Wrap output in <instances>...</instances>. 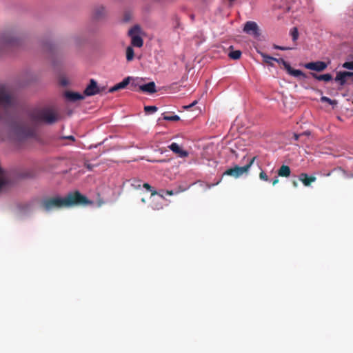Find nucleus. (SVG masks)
<instances>
[{
  "label": "nucleus",
  "mask_w": 353,
  "mask_h": 353,
  "mask_svg": "<svg viewBox=\"0 0 353 353\" xmlns=\"http://www.w3.org/2000/svg\"><path fill=\"white\" fill-rule=\"evenodd\" d=\"M90 201L88 198L76 191L68 194L65 197L53 196L42 200L41 207L46 212L68 208L75 205H85Z\"/></svg>",
  "instance_id": "1"
},
{
  "label": "nucleus",
  "mask_w": 353,
  "mask_h": 353,
  "mask_svg": "<svg viewBox=\"0 0 353 353\" xmlns=\"http://www.w3.org/2000/svg\"><path fill=\"white\" fill-rule=\"evenodd\" d=\"M30 119L34 123L52 124L57 121V116L52 109L43 108L34 110L30 113Z\"/></svg>",
  "instance_id": "2"
},
{
  "label": "nucleus",
  "mask_w": 353,
  "mask_h": 353,
  "mask_svg": "<svg viewBox=\"0 0 353 353\" xmlns=\"http://www.w3.org/2000/svg\"><path fill=\"white\" fill-rule=\"evenodd\" d=\"M10 128L12 134L19 140L32 137L34 135V130L21 122H12Z\"/></svg>",
  "instance_id": "3"
},
{
  "label": "nucleus",
  "mask_w": 353,
  "mask_h": 353,
  "mask_svg": "<svg viewBox=\"0 0 353 353\" xmlns=\"http://www.w3.org/2000/svg\"><path fill=\"white\" fill-rule=\"evenodd\" d=\"M142 187L145 190V192L147 196L148 195L149 193H150V197L156 194H158L156 190H152L151 185L147 183H143ZM134 190H135L136 196L138 199H139L141 201V202L145 203V196L143 195V190H141V184L140 181H134ZM159 195L161 197V199H164V196L163 195L159 194Z\"/></svg>",
  "instance_id": "4"
},
{
  "label": "nucleus",
  "mask_w": 353,
  "mask_h": 353,
  "mask_svg": "<svg viewBox=\"0 0 353 353\" xmlns=\"http://www.w3.org/2000/svg\"><path fill=\"white\" fill-rule=\"evenodd\" d=\"M256 157H252L249 160L248 163L244 166L235 165L233 168L226 170L223 174L233 176L234 178H239L243 174L247 173L254 162Z\"/></svg>",
  "instance_id": "5"
},
{
  "label": "nucleus",
  "mask_w": 353,
  "mask_h": 353,
  "mask_svg": "<svg viewBox=\"0 0 353 353\" xmlns=\"http://www.w3.org/2000/svg\"><path fill=\"white\" fill-rule=\"evenodd\" d=\"M14 105V97L7 90L0 89V108H3L5 112H7ZM2 115L0 113V119Z\"/></svg>",
  "instance_id": "6"
},
{
  "label": "nucleus",
  "mask_w": 353,
  "mask_h": 353,
  "mask_svg": "<svg viewBox=\"0 0 353 353\" xmlns=\"http://www.w3.org/2000/svg\"><path fill=\"white\" fill-rule=\"evenodd\" d=\"M274 61H276L279 64H282L289 74H290L294 77H297V78H303V79L306 78L307 76L305 73H303L300 70H296V69L292 68L290 66V65L287 61H285L283 59L274 58Z\"/></svg>",
  "instance_id": "7"
},
{
  "label": "nucleus",
  "mask_w": 353,
  "mask_h": 353,
  "mask_svg": "<svg viewBox=\"0 0 353 353\" xmlns=\"http://www.w3.org/2000/svg\"><path fill=\"white\" fill-rule=\"evenodd\" d=\"M146 33L139 25H134V48H141L143 45V38Z\"/></svg>",
  "instance_id": "8"
},
{
  "label": "nucleus",
  "mask_w": 353,
  "mask_h": 353,
  "mask_svg": "<svg viewBox=\"0 0 353 353\" xmlns=\"http://www.w3.org/2000/svg\"><path fill=\"white\" fill-rule=\"evenodd\" d=\"M243 32L253 36L254 38H258L261 34L257 23L252 21H247L245 23Z\"/></svg>",
  "instance_id": "9"
},
{
  "label": "nucleus",
  "mask_w": 353,
  "mask_h": 353,
  "mask_svg": "<svg viewBox=\"0 0 353 353\" xmlns=\"http://www.w3.org/2000/svg\"><path fill=\"white\" fill-rule=\"evenodd\" d=\"M134 90L148 94H153L157 92L154 82L151 81L146 84L137 85L134 83Z\"/></svg>",
  "instance_id": "10"
},
{
  "label": "nucleus",
  "mask_w": 353,
  "mask_h": 353,
  "mask_svg": "<svg viewBox=\"0 0 353 353\" xmlns=\"http://www.w3.org/2000/svg\"><path fill=\"white\" fill-rule=\"evenodd\" d=\"M20 39L15 34H5L3 37V43L8 46H19L21 43Z\"/></svg>",
  "instance_id": "11"
},
{
  "label": "nucleus",
  "mask_w": 353,
  "mask_h": 353,
  "mask_svg": "<svg viewBox=\"0 0 353 353\" xmlns=\"http://www.w3.org/2000/svg\"><path fill=\"white\" fill-rule=\"evenodd\" d=\"M100 92L99 88L97 83L94 79H90V84L85 88L84 90V95L93 96Z\"/></svg>",
  "instance_id": "12"
},
{
  "label": "nucleus",
  "mask_w": 353,
  "mask_h": 353,
  "mask_svg": "<svg viewBox=\"0 0 353 353\" xmlns=\"http://www.w3.org/2000/svg\"><path fill=\"white\" fill-rule=\"evenodd\" d=\"M327 64L323 61L310 62L305 64V68L311 70L321 72L327 68Z\"/></svg>",
  "instance_id": "13"
},
{
  "label": "nucleus",
  "mask_w": 353,
  "mask_h": 353,
  "mask_svg": "<svg viewBox=\"0 0 353 353\" xmlns=\"http://www.w3.org/2000/svg\"><path fill=\"white\" fill-rule=\"evenodd\" d=\"M168 148L174 153L176 154L179 157L183 158L188 156V152L185 150H182L176 143H171Z\"/></svg>",
  "instance_id": "14"
},
{
  "label": "nucleus",
  "mask_w": 353,
  "mask_h": 353,
  "mask_svg": "<svg viewBox=\"0 0 353 353\" xmlns=\"http://www.w3.org/2000/svg\"><path fill=\"white\" fill-rule=\"evenodd\" d=\"M130 79H131L130 77H128L125 78L121 82H120V83L114 85L112 88H110L109 89V92H114L119 90L125 88L130 83Z\"/></svg>",
  "instance_id": "15"
},
{
  "label": "nucleus",
  "mask_w": 353,
  "mask_h": 353,
  "mask_svg": "<svg viewBox=\"0 0 353 353\" xmlns=\"http://www.w3.org/2000/svg\"><path fill=\"white\" fill-rule=\"evenodd\" d=\"M65 97L67 98V99L72 102L83 100L85 98L83 94L71 91L65 92Z\"/></svg>",
  "instance_id": "16"
},
{
  "label": "nucleus",
  "mask_w": 353,
  "mask_h": 353,
  "mask_svg": "<svg viewBox=\"0 0 353 353\" xmlns=\"http://www.w3.org/2000/svg\"><path fill=\"white\" fill-rule=\"evenodd\" d=\"M316 178L314 176H308L306 173H301L299 175V180L305 186H310L312 182L316 181Z\"/></svg>",
  "instance_id": "17"
},
{
  "label": "nucleus",
  "mask_w": 353,
  "mask_h": 353,
  "mask_svg": "<svg viewBox=\"0 0 353 353\" xmlns=\"http://www.w3.org/2000/svg\"><path fill=\"white\" fill-rule=\"evenodd\" d=\"M128 34L131 39L130 45L127 48L126 58L128 61L132 60V26L128 30Z\"/></svg>",
  "instance_id": "18"
},
{
  "label": "nucleus",
  "mask_w": 353,
  "mask_h": 353,
  "mask_svg": "<svg viewBox=\"0 0 353 353\" xmlns=\"http://www.w3.org/2000/svg\"><path fill=\"white\" fill-rule=\"evenodd\" d=\"M107 10L103 6H99L95 8L94 17L97 19H101L105 16Z\"/></svg>",
  "instance_id": "19"
},
{
  "label": "nucleus",
  "mask_w": 353,
  "mask_h": 353,
  "mask_svg": "<svg viewBox=\"0 0 353 353\" xmlns=\"http://www.w3.org/2000/svg\"><path fill=\"white\" fill-rule=\"evenodd\" d=\"M291 170L288 165H283L278 170V175L282 177H288Z\"/></svg>",
  "instance_id": "20"
},
{
  "label": "nucleus",
  "mask_w": 353,
  "mask_h": 353,
  "mask_svg": "<svg viewBox=\"0 0 353 353\" xmlns=\"http://www.w3.org/2000/svg\"><path fill=\"white\" fill-rule=\"evenodd\" d=\"M312 76L318 81H323L325 82L330 81L332 79L330 74H317L316 73H311Z\"/></svg>",
  "instance_id": "21"
},
{
  "label": "nucleus",
  "mask_w": 353,
  "mask_h": 353,
  "mask_svg": "<svg viewBox=\"0 0 353 353\" xmlns=\"http://www.w3.org/2000/svg\"><path fill=\"white\" fill-rule=\"evenodd\" d=\"M241 51L234 50L230 52L228 56L232 59L238 60L241 58Z\"/></svg>",
  "instance_id": "22"
},
{
  "label": "nucleus",
  "mask_w": 353,
  "mask_h": 353,
  "mask_svg": "<svg viewBox=\"0 0 353 353\" xmlns=\"http://www.w3.org/2000/svg\"><path fill=\"white\" fill-rule=\"evenodd\" d=\"M261 56L263 58V61L265 63L270 65H273V63H272V61H274V57H270L265 53L263 52H259Z\"/></svg>",
  "instance_id": "23"
},
{
  "label": "nucleus",
  "mask_w": 353,
  "mask_h": 353,
  "mask_svg": "<svg viewBox=\"0 0 353 353\" xmlns=\"http://www.w3.org/2000/svg\"><path fill=\"white\" fill-rule=\"evenodd\" d=\"M335 80L339 81L341 85H343L346 82V79L342 72L337 73Z\"/></svg>",
  "instance_id": "24"
},
{
  "label": "nucleus",
  "mask_w": 353,
  "mask_h": 353,
  "mask_svg": "<svg viewBox=\"0 0 353 353\" xmlns=\"http://www.w3.org/2000/svg\"><path fill=\"white\" fill-rule=\"evenodd\" d=\"M132 17V14L130 10H127L124 12L123 17L122 18V21L123 23H128L129 22Z\"/></svg>",
  "instance_id": "25"
},
{
  "label": "nucleus",
  "mask_w": 353,
  "mask_h": 353,
  "mask_svg": "<svg viewBox=\"0 0 353 353\" xmlns=\"http://www.w3.org/2000/svg\"><path fill=\"white\" fill-rule=\"evenodd\" d=\"M290 34L293 41H296L299 38V32L297 28L294 27L290 31Z\"/></svg>",
  "instance_id": "26"
},
{
  "label": "nucleus",
  "mask_w": 353,
  "mask_h": 353,
  "mask_svg": "<svg viewBox=\"0 0 353 353\" xmlns=\"http://www.w3.org/2000/svg\"><path fill=\"white\" fill-rule=\"evenodd\" d=\"M158 108L154 105H147L144 107V110L146 113H153L157 112Z\"/></svg>",
  "instance_id": "27"
},
{
  "label": "nucleus",
  "mask_w": 353,
  "mask_h": 353,
  "mask_svg": "<svg viewBox=\"0 0 353 353\" xmlns=\"http://www.w3.org/2000/svg\"><path fill=\"white\" fill-rule=\"evenodd\" d=\"M163 119L165 121H177L180 119L179 117L177 115H172V116L163 115Z\"/></svg>",
  "instance_id": "28"
},
{
  "label": "nucleus",
  "mask_w": 353,
  "mask_h": 353,
  "mask_svg": "<svg viewBox=\"0 0 353 353\" xmlns=\"http://www.w3.org/2000/svg\"><path fill=\"white\" fill-rule=\"evenodd\" d=\"M150 206L152 208V210H159L163 208V205L162 204L160 203H152L150 204Z\"/></svg>",
  "instance_id": "29"
},
{
  "label": "nucleus",
  "mask_w": 353,
  "mask_h": 353,
  "mask_svg": "<svg viewBox=\"0 0 353 353\" xmlns=\"http://www.w3.org/2000/svg\"><path fill=\"white\" fill-rule=\"evenodd\" d=\"M342 66L344 68L353 70V61L350 62H345Z\"/></svg>",
  "instance_id": "30"
},
{
  "label": "nucleus",
  "mask_w": 353,
  "mask_h": 353,
  "mask_svg": "<svg viewBox=\"0 0 353 353\" xmlns=\"http://www.w3.org/2000/svg\"><path fill=\"white\" fill-rule=\"evenodd\" d=\"M259 178H260V179L265 181H268L269 180L268 175L266 174V173L264 171H261L259 173Z\"/></svg>",
  "instance_id": "31"
},
{
  "label": "nucleus",
  "mask_w": 353,
  "mask_h": 353,
  "mask_svg": "<svg viewBox=\"0 0 353 353\" xmlns=\"http://www.w3.org/2000/svg\"><path fill=\"white\" fill-rule=\"evenodd\" d=\"M321 100V101H323V102H327L330 104L333 103V101L330 98H328L327 97H322Z\"/></svg>",
  "instance_id": "32"
},
{
  "label": "nucleus",
  "mask_w": 353,
  "mask_h": 353,
  "mask_svg": "<svg viewBox=\"0 0 353 353\" xmlns=\"http://www.w3.org/2000/svg\"><path fill=\"white\" fill-rule=\"evenodd\" d=\"M197 103V101L195 100L192 103H190V105H185L183 106V108L186 110H190L191 108H192L193 106H194Z\"/></svg>",
  "instance_id": "33"
},
{
  "label": "nucleus",
  "mask_w": 353,
  "mask_h": 353,
  "mask_svg": "<svg viewBox=\"0 0 353 353\" xmlns=\"http://www.w3.org/2000/svg\"><path fill=\"white\" fill-rule=\"evenodd\" d=\"M274 48H275V49H279V50H290V49H292L291 48H288V47H282V46H276V45H274Z\"/></svg>",
  "instance_id": "34"
},
{
  "label": "nucleus",
  "mask_w": 353,
  "mask_h": 353,
  "mask_svg": "<svg viewBox=\"0 0 353 353\" xmlns=\"http://www.w3.org/2000/svg\"><path fill=\"white\" fill-rule=\"evenodd\" d=\"M167 195L172 196L174 194V192L172 190H166L165 192Z\"/></svg>",
  "instance_id": "35"
},
{
  "label": "nucleus",
  "mask_w": 353,
  "mask_h": 353,
  "mask_svg": "<svg viewBox=\"0 0 353 353\" xmlns=\"http://www.w3.org/2000/svg\"><path fill=\"white\" fill-rule=\"evenodd\" d=\"M279 181L278 177H276L273 181H272V185H275L276 183H278Z\"/></svg>",
  "instance_id": "36"
},
{
  "label": "nucleus",
  "mask_w": 353,
  "mask_h": 353,
  "mask_svg": "<svg viewBox=\"0 0 353 353\" xmlns=\"http://www.w3.org/2000/svg\"><path fill=\"white\" fill-rule=\"evenodd\" d=\"M299 136H300L299 134H294V139H295V140H298V139H299Z\"/></svg>",
  "instance_id": "37"
},
{
  "label": "nucleus",
  "mask_w": 353,
  "mask_h": 353,
  "mask_svg": "<svg viewBox=\"0 0 353 353\" xmlns=\"http://www.w3.org/2000/svg\"><path fill=\"white\" fill-rule=\"evenodd\" d=\"M292 184H293V185H294V187H297V185H298V183H297V181H294L292 182Z\"/></svg>",
  "instance_id": "38"
},
{
  "label": "nucleus",
  "mask_w": 353,
  "mask_h": 353,
  "mask_svg": "<svg viewBox=\"0 0 353 353\" xmlns=\"http://www.w3.org/2000/svg\"><path fill=\"white\" fill-rule=\"evenodd\" d=\"M67 138H68V139L74 140V137H72V136H70V137H67Z\"/></svg>",
  "instance_id": "39"
},
{
  "label": "nucleus",
  "mask_w": 353,
  "mask_h": 353,
  "mask_svg": "<svg viewBox=\"0 0 353 353\" xmlns=\"http://www.w3.org/2000/svg\"><path fill=\"white\" fill-rule=\"evenodd\" d=\"M287 9H288V10H290L291 9L290 6H288V7H287Z\"/></svg>",
  "instance_id": "40"
}]
</instances>
